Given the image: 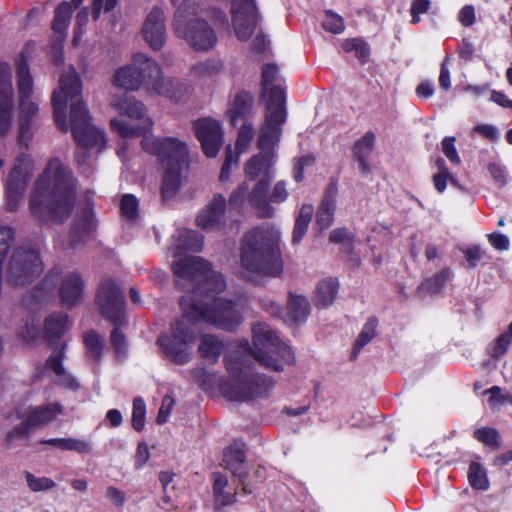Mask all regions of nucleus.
Returning a JSON list of instances; mask_svg holds the SVG:
<instances>
[{
  "instance_id": "423d86ee",
  "label": "nucleus",
  "mask_w": 512,
  "mask_h": 512,
  "mask_svg": "<svg viewBox=\"0 0 512 512\" xmlns=\"http://www.w3.org/2000/svg\"><path fill=\"white\" fill-rule=\"evenodd\" d=\"M230 380L221 382L217 375H207L218 380L222 393L230 400L241 401L253 396H265L274 387V381L266 376L251 373L249 367L238 365L230 357L226 358Z\"/></svg>"
},
{
  "instance_id": "b1692460",
  "label": "nucleus",
  "mask_w": 512,
  "mask_h": 512,
  "mask_svg": "<svg viewBox=\"0 0 512 512\" xmlns=\"http://www.w3.org/2000/svg\"><path fill=\"white\" fill-rule=\"evenodd\" d=\"M269 186L270 180L268 178L260 179L248 195V202L261 218H270L275 212L267 196Z\"/></svg>"
},
{
  "instance_id": "dca6fc26",
  "label": "nucleus",
  "mask_w": 512,
  "mask_h": 512,
  "mask_svg": "<svg viewBox=\"0 0 512 512\" xmlns=\"http://www.w3.org/2000/svg\"><path fill=\"white\" fill-rule=\"evenodd\" d=\"M226 206L225 197L215 194L208 204L199 211L196 217L197 226L207 231L222 230L225 225Z\"/></svg>"
},
{
  "instance_id": "338daca9",
  "label": "nucleus",
  "mask_w": 512,
  "mask_h": 512,
  "mask_svg": "<svg viewBox=\"0 0 512 512\" xmlns=\"http://www.w3.org/2000/svg\"><path fill=\"white\" fill-rule=\"evenodd\" d=\"M288 195H289V193L287 190L286 182L283 180L278 181L274 185V187L269 195V202L276 203V204L283 203L284 201L287 200Z\"/></svg>"
},
{
  "instance_id": "ea45409f",
  "label": "nucleus",
  "mask_w": 512,
  "mask_h": 512,
  "mask_svg": "<svg viewBox=\"0 0 512 512\" xmlns=\"http://www.w3.org/2000/svg\"><path fill=\"white\" fill-rule=\"evenodd\" d=\"M95 227L94 223V217L92 213L85 212L81 217H78L75 222L72 229L71 234V246L73 248H76L80 242L81 239L88 235Z\"/></svg>"
},
{
  "instance_id": "e2e57ef3",
  "label": "nucleus",
  "mask_w": 512,
  "mask_h": 512,
  "mask_svg": "<svg viewBox=\"0 0 512 512\" xmlns=\"http://www.w3.org/2000/svg\"><path fill=\"white\" fill-rule=\"evenodd\" d=\"M430 7V0H413L410 7L411 23L414 25L418 24L421 20L420 15L428 12Z\"/></svg>"
},
{
  "instance_id": "2f4dec72",
  "label": "nucleus",
  "mask_w": 512,
  "mask_h": 512,
  "mask_svg": "<svg viewBox=\"0 0 512 512\" xmlns=\"http://www.w3.org/2000/svg\"><path fill=\"white\" fill-rule=\"evenodd\" d=\"M113 82L115 86L127 91H137L141 88L136 68L133 65V60L130 64L115 71Z\"/></svg>"
},
{
  "instance_id": "aec40b11",
  "label": "nucleus",
  "mask_w": 512,
  "mask_h": 512,
  "mask_svg": "<svg viewBox=\"0 0 512 512\" xmlns=\"http://www.w3.org/2000/svg\"><path fill=\"white\" fill-rule=\"evenodd\" d=\"M12 73L8 63H0V128H7L12 117Z\"/></svg>"
},
{
  "instance_id": "6e6d98bb",
  "label": "nucleus",
  "mask_w": 512,
  "mask_h": 512,
  "mask_svg": "<svg viewBox=\"0 0 512 512\" xmlns=\"http://www.w3.org/2000/svg\"><path fill=\"white\" fill-rule=\"evenodd\" d=\"M28 487L33 492H43L55 487V482L48 477H36L30 472H25Z\"/></svg>"
},
{
  "instance_id": "603ef678",
  "label": "nucleus",
  "mask_w": 512,
  "mask_h": 512,
  "mask_svg": "<svg viewBox=\"0 0 512 512\" xmlns=\"http://www.w3.org/2000/svg\"><path fill=\"white\" fill-rule=\"evenodd\" d=\"M451 277V272L448 269L442 270L439 274L426 280L419 287L420 292L436 293L438 292L445 282Z\"/></svg>"
},
{
  "instance_id": "6ab92c4d",
  "label": "nucleus",
  "mask_w": 512,
  "mask_h": 512,
  "mask_svg": "<svg viewBox=\"0 0 512 512\" xmlns=\"http://www.w3.org/2000/svg\"><path fill=\"white\" fill-rule=\"evenodd\" d=\"M142 33L145 41L154 50H160L166 41L165 16L162 10L154 8L147 15Z\"/></svg>"
},
{
  "instance_id": "de8ad7c7",
  "label": "nucleus",
  "mask_w": 512,
  "mask_h": 512,
  "mask_svg": "<svg viewBox=\"0 0 512 512\" xmlns=\"http://www.w3.org/2000/svg\"><path fill=\"white\" fill-rule=\"evenodd\" d=\"M376 327L377 320L375 319H370L366 324H364L353 347L352 356L354 358H356L360 350L374 338L376 334Z\"/></svg>"
},
{
  "instance_id": "4468645a",
  "label": "nucleus",
  "mask_w": 512,
  "mask_h": 512,
  "mask_svg": "<svg viewBox=\"0 0 512 512\" xmlns=\"http://www.w3.org/2000/svg\"><path fill=\"white\" fill-rule=\"evenodd\" d=\"M232 24L236 36L247 41L257 25V9L254 0H231Z\"/></svg>"
},
{
  "instance_id": "8fccbe9b",
  "label": "nucleus",
  "mask_w": 512,
  "mask_h": 512,
  "mask_svg": "<svg viewBox=\"0 0 512 512\" xmlns=\"http://www.w3.org/2000/svg\"><path fill=\"white\" fill-rule=\"evenodd\" d=\"M468 478L473 488L479 490H486L488 488L486 472L480 464L476 462L470 464Z\"/></svg>"
},
{
  "instance_id": "2eb2a0df",
  "label": "nucleus",
  "mask_w": 512,
  "mask_h": 512,
  "mask_svg": "<svg viewBox=\"0 0 512 512\" xmlns=\"http://www.w3.org/2000/svg\"><path fill=\"white\" fill-rule=\"evenodd\" d=\"M113 106L121 116H126L131 120L137 121L134 128H151L155 123L148 115L144 104L134 97L124 96L113 102ZM111 128H131L121 119H111Z\"/></svg>"
},
{
  "instance_id": "c03bdc74",
  "label": "nucleus",
  "mask_w": 512,
  "mask_h": 512,
  "mask_svg": "<svg viewBox=\"0 0 512 512\" xmlns=\"http://www.w3.org/2000/svg\"><path fill=\"white\" fill-rule=\"evenodd\" d=\"M280 140L279 130H263L258 138V147L262 156L271 160L274 148Z\"/></svg>"
},
{
  "instance_id": "37998d69",
  "label": "nucleus",
  "mask_w": 512,
  "mask_h": 512,
  "mask_svg": "<svg viewBox=\"0 0 512 512\" xmlns=\"http://www.w3.org/2000/svg\"><path fill=\"white\" fill-rule=\"evenodd\" d=\"M69 327L68 316L64 313L52 314L45 320V332L49 337H60Z\"/></svg>"
},
{
  "instance_id": "393cba45",
  "label": "nucleus",
  "mask_w": 512,
  "mask_h": 512,
  "mask_svg": "<svg viewBox=\"0 0 512 512\" xmlns=\"http://www.w3.org/2000/svg\"><path fill=\"white\" fill-rule=\"evenodd\" d=\"M204 237L196 231L179 229L174 235V257H180L186 252H199L203 247Z\"/></svg>"
},
{
  "instance_id": "e433bc0d",
  "label": "nucleus",
  "mask_w": 512,
  "mask_h": 512,
  "mask_svg": "<svg viewBox=\"0 0 512 512\" xmlns=\"http://www.w3.org/2000/svg\"><path fill=\"white\" fill-rule=\"evenodd\" d=\"M224 349L223 341L216 335L204 334L200 338L199 354L208 360L216 361Z\"/></svg>"
},
{
  "instance_id": "052dcab7",
  "label": "nucleus",
  "mask_w": 512,
  "mask_h": 512,
  "mask_svg": "<svg viewBox=\"0 0 512 512\" xmlns=\"http://www.w3.org/2000/svg\"><path fill=\"white\" fill-rule=\"evenodd\" d=\"M85 345L88 350V353L98 358L101 354L102 348L104 346V340L101 336H99L96 332L90 331L86 333L85 338Z\"/></svg>"
},
{
  "instance_id": "a18cd8bd",
  "label": "nucleus",
  "mask_w": 512,
  "mask_h": 512,
  "mask_svg": "<svg viewBox=\"0 0 512 512\" xmlns=\"http://www.w3.org/2000/svg\"><path fill=\"white\" fill-rule=\"evenodd\" d=\"M223 69L220 60L208 59L193 65L191 72L198 78H212L218 75Z\"/></svg>"
},
{
  "instance_id": "3c124183",
  "label": "nucleus",
  "mask_w": 512,
  "mask_h": 512,
  "mask_svg": "<svg viewBox=\"0 0 512 512\" xmlns=\"http://www.w3.org/2000/svg\"><path fill=\"white\" fill-rule=\"evenodd\" d=\"M342 48L345 52H354L361 62H366L370 54L367 43L358 38L345 40Z\"/></svg>"
},
{
  "instance_id": "4c0bfd02",
  "label": "nucleus",
  "mask_w": 512,
  "mask_h": 512,
  "mask_svg": "<svg viewBox=\"0 0 512 512\" xmlns=\"http://www.w3.org/2000/svg\"><path fill=\"white\" fill-rule=\"evenodd\" d=\"M214 479V495L216 502L220 505H229L235 501V490L228 486V479L220 473L213 474Z\"/></svg>"
},
{
  "instance_id": "69168bd1",
  "label": "nucleus",
  "mask_w": 512,
  "mask_h": 512,
  "mask_svg": "<svg viewBox=\"0 0 512 512\" xmlns=\"http://www.w3.org/2000/svg\"><path fill=\"white\" fill-rule=\"evenodd\" d=\"M315 158L312 155H305L299 158L294 165V179L296 182H300L304 178V170L308 167L313 166Z\"/></svg>"
},
{
  "instance_id": "f03ea898",
  "label": "nucleus",
  "mask_w": 512,
  "mask_h": 512,
  "mask_svg": "<svg viewBox=\"0 0 512 512\" xmlns=\"http://www.w3.org/2000/svg\"><path fill=\"white\" fill-rule=\"evenodd\" d=\"M76 179L57 158L49 161L29 195V212L41 224L63 223L74 208Z\"/></svg>"
},
{
  "instance_id": "39448f33",
  "label": "nucleus",
  "mask_w": 512,
  "mask_h": 512,
  "mask_svg": "<svg viewBox=\"0 0 512 512\" xmlns=\"http://www.w3.org/2000/svg\"><path fill=\"white\" fill-rule=\"evenodd\" d=\"M253 347L245 341L244 348L265 368L281 372L285 365L295 363L292 349L265 323H257L252 327Z\"/></svg>"
},
{
  "instance_id": "20e7f679",
  "label": "nucleus",
  "mask_w": 512,
  "mask_h": 512,
  "mask_svg": "<svg viewBox=\"0 0 512 512\" xmlns=\"http://www.w3.org/2000/svg\"><path fill=\"white\" fill-rule=\"evenodd\" d=\"M142 147L150 154L158 156L164 167L162 196L165 200L172 198L180 187L181 170L188 160L187 145L175 138L160 139L151 130H145Z\"/></svg>"
},
{
  "instance_id": "1a4fd4ad",
  "label": "nucleus",
  "mask_w": 512,
  "mask_h": 512,
  "mask_svg": "<svg viewBox=\"0 0 512 512\" xmlns=\"http://www.w3.org/2000/svg\"><path fill=\"white\" fill-rule=\"evenodd\" d=\"M43 270L38 250L18 247L9 261L7 280L16 287L26 286L40 276Z\"/></svg>"
},
{
  "instance_id": "412c9836",
  "label": "nucleus",
  "mask_w": 512,
  "mask_h": 512,
  "mask_svg": "<svg viewBox=\"0 0 512 512\" xmlns=\"http://www.w3.org/2000/svg\"><path fill=\"white\" fill-rule=\"evenodd\" d=\"M253 98L247 92L238 93L228 110L230 124L234 128H253Z\"/></svg>"
},
{
  "instance_id": "f8f14e48",
  "label": "nucleus",
  "mask_w": 512,
  "mask_h": 512,
  "mask_svg": "<svg viewBox=\"0 0 512 512\" xmlns=\"http://www.w3.org/2000/svg\"><path fill=\"white\" fill-rule=\"evenodd\" d=\"M63 412V406L58 403H47L39 406L19 404L4 413V419L10 422L25 419L31 429L46 426L57 419Z\"/></svg>"
},
{
  "instance_id": "864d4df0",
  "label": "nucleus",
  "mask_w": 512,
  "mask_h": 512,
  "mask_svg": "<svg viewBox=\"0 0 512 512\" xmlns=\"http://www.w3.org/2000/svg\"><path fill=\"white\" fill-rule=\"evenodd\" d=\"M271 160L261 154L251 158L245 165V173L247 177L255 179L264 169L269 168Z\"/></svg>"
},
{
  "instance_id": "4d7b16f0",
  "label": "nucleus",
  "mask_w": 512,
  "mask_h": 512,
  "mask_svg": "<svg viewBox=\"0 0 512 512\" xmlns=\"http://www.w3.org/2000/svg\"><path fill=\"white\" fill-rule=\"evenodd\" d=\"M146 404L142 398H135L132 409V426L137 431H142L145 424Z\"/></svg>"
},
{
  "instance_id": "0eeeda50",
  "label": "nucleus",
  "mask_w": 512,
  "mask_h": 512,
  "mask_svg": "<svg viewBox=\"0 0 512 512\" xmlns=\"http://www.w3.org/2000/svg\"><path fill=\"white\" fill-rule=\"evenodd\" d=\"M195 5L192 0H185L174 15V32L197 51H209L217 43V35L207 21L190 19L195 14Z\"/></svg>"
},
{
  "instance_id": "473e14b6",
  "label": "nucleus",
  "mask_w": 512,
  "mask_h": 512,
  "mask_svg": "<svg viewBox=\"0 0 512 512\" xmlns=\"http://www.w3.org/2000/svg\"><path fill=\"white\" fill-rule=\"evenodd\" d=\"M44 445L56 447L63 451H75L79 454H88L92 451V444L79 438H50L41 441Z\"/></svg>"
},
{
  "instance_id": "5fc2aeb1",
  "label": "nucleus",
  "mask_w": 512,
  "mask_h": 512,
  "mask_svg": "<svg viewBox=\"0 0 512 512\" xmlns=\"http://www.w3.org/2000/svg\"><path fill=\"white\" fill-rule=\"evenodd\" d=\"M322 27L324 30L330 33L340 34L344 31L345 24L343 18L340 15L328 10L324 14Z\"/></svg>"
},
{
  "instance_id": "7c9ffc66",
  "label": "nucleus",
  "mask_w": 512,
  "mask_h": 512,
  "mask_svg": "<svg viewBox=\"0 0 512 512\" xmlns=\"http://www.w3.org/2000/svg\"><path fill=\"white\" fill-rule=\"evenodd\" d=\"M244 461V451L239 447L231 446L224 452L223 462L225 468L230 470L232 474L242 482L247 476Z\"/></svg>"
},
{
  "instance_id": "9d476101",
  "label": "nucleus",
  "mask_w": 512,
  "mask_h": 512,
  "mask_svg": "<svg viewBox=\"0 0 512 512\" xmlns=\"http://www.w3.org/2000/svg\"><path fill=\"white\" fill-rule=\"evenodd\" d=\"M82 90V82L74 67L61 74L59 87L52 94L54 119L59 128H65L67 102L77 97Z\"/></svg>"
},
{
  "instance_id": "72a5a7b5",
  "label": "nucleus",
  "mask_w": 512,
  "mask_h": 512,
  "mask_svg": "<svg viewBox=\"0 0 512 512\" xmlns=\"http://www.w3.org/2000/svg\"><path fill=\"white\" fill-rule=\"evenodd\" d=\"M84 0H72L69 2H62L55 10L53 20V30L61 35H64L70 24L71 17L75 8H77Z\"/></svg>"
},
{
  "instance_id": "09e8293b",
  "label": "nucleus",
  "mask_w": 512,
  "mask_h": 512,
  "mask_svg": "<svg viewBox=\"0 0 512 512\" xmlns=\"http://www.w3.org/2000/svg\"><path fill=\"white\" fill-rule=\"evenodd\" d=\"M20 420L21 422L8 431L4 437L3 446L7 449L14 447L18 440L27 438L32 430L25 419Z\"/></svg>"
},
{
  "instance_id": "a211bd4d",
  "label": "nucleus",
  "mask_w": 512,
  "mask_h": 512,
  "mask_svg": "<svg viewBox=\"0 0 512 512\" xmlns=\"http://www.w3.org/2000/svg\"><path fill=\"white\" fill-rule=\"evenodd\" d=\"M77 143V162L83 165L95 153L105 147V138L101 130H72Z\"/></svg>"
},
{
  "instance_id": "f257e3e1",
  "label": "nucleus",
  "mask_w": 512,
  "mask_h": 512,
  "mask_svg": "<svg viewBox=\"0 0 512 512\" xmlns=\"http://www.w3.org/2000/svg\"><path fill=\"white\" fill-rule=\"evenodd\" d=\"M172 269L179 279L197 284L193 293L180 300L186 317L229 332L241 324L242 313L234 302L210 295L224 291L226 283L221 274L210 269L207 261L198 256L182 257L173 262Z\"/></svg>"
},
{
  "instance_id": "cd10ccee",
  "label": "nucleus",
  "mask_w": 512,
  "mask_h": 512,
  "mask_svg": "<svg viewBox=\"0 0 512 512\" xmlns=\"http://www.w3.org/2000/svg\"><path fill=\"white\" fill-rule=\"evenodd\" d=\"M374 142L375 135L371 131H368L354 144L353 155L359 163V170L362 175H369L372 171L368 157L373 151Z\"/></svg>"
},
{
  "instance_id": "4be33fe9",
  "label": "nucleus",
  "mask_w": 512,
  "mask_h": 512,
  "mask_svg": "<svg viewBox=\"0 0 512 512\" xmlns=\"http://www.w3.org/2000/svg\"><path fill=\"white\" fill-rule=\"evenodd\" d=\"M265 99V124L266 128H280L286 123L287 108L284 89H275Z\"/></svg>"
},
{
  "instance_id": "58836bf2",
  "label": "nucleus",
  "mask_w": 512,
  "mask_h": 512,
  "mask_svg": "<svg viewBox=\"0 0 512 512\" xmlns=\"http://www.w3.org/2000/svg\"><path fill=\"white\" fill-rule=\"evenodd\" d=\"M70 122V128H96L87 105L81 100L71 105Z\"/></svg>"
},
{
  "instance_id": "a19ab883",
  "label": "nucleus",
  "mask_w": 512,
  "mask_h": 512,
  "mask_svg": "<svg viewBox=\"0 0 512 512\" xmlns=\"http://www.w3.org/2000/svg\"><path fill=\"white\" fill-rule=\"evenodd\" d=\"M313 212L312 205L304 204L301 206L293 228L292 242L294 244L300 243L306 234Z\"/></svg>"
},
{
  "instance_id": "c756f323",
  "label": "nucleus",
  "mask_w": 512,
  "mask_h": 512,
  "mask_svg": "<svg viewBox=\"0 0 512 512\" xmlns=\"http://www.w3.org/2000/svg\"><path fill=\"white\" fill-rule=\"evenodd\" d=\"M339 283L334 278H325L318 282L315 288V305L325 308L332 305L338 295Z\"/></svg>"
},
{
  "instance_id": "ddd939ff",
  "label": "nucleus",
  "mask_w": 512,
  "mask_h": 512,
  "mask_svg": "<svg viewBox=\"0 0 512 512\" xmlns=\"http://www.w3.org/2000/svg\"><path fill=\"white\" fill-rule=\"evenodd\" d=\"M30 160L23 156L18 160L10 172L5 191H6V209L8 211H15L19 207L23 193L26 189L27 183L31 177Z\"/></svg>"
},
{
  "instance_id": "49530a36",
  "label": "nucleus",
  "mask_w": 512,
  "mask_h": 512,
  "mask_svg": "<svg viewBox=\"0 0 512 512\" xmlns=\"http://www.w3.org/2000/svg\"><path fill=\"white\" fill-rule=\"evenodd\" d=\"M279 69L274 64L264 65L262 68V89L263 97L272 95L273 90L283 89L282 86L274 84L278 77Z\"/></svg>"
},
{
  "instance_id": "f3484780",
  "label": "nucleus",
  "mask_w": 512,
  "mask_h": 512,
  "mask_svg": "<svg viewBox=\"0 0 512 512\" xmlns=\"http://www.w3.org/2000/svg\"><path fill=\"white\" fill-rule=\"evenodd\" d=\"M133 65L136 68L141 87L154 93L155 88L164 77L161 66L144 53H137L133 56Z\"/></svg>"
},
{
  "instance_id": "bb28decb",
  "label": "nucleus",
  "mask_w": 512,
  "mask_h": 512,
  "mask_svg": "<svg viewBox=\"0 0 512 512\" xmlns=\"http://www.w3.org/2000/svg\"><path fill=\"white\" fill-rule=\"evenodd\" d=\"M63 352L62 350L53 353L46 362V370L52 372L53 379L56 383L75 390L79 384L74 377L66 372L62 365Z\"/></svg>"
},
{
  "instance_id": "13d9d810",
  "label": "nucleus",
  "mask_w": 512,
  "mask_h": 512,
  "mask_svg": "<svg viewBox=\"0 0 512 512\" xmlns=\"http://www.w3.org/2000/svg\"><path fill=\"white\" fill-rule=\"evenodd\" d=\"M512 340L509 338L508 335H505L504 333L501 334L499 337H497L493 342H491L488 347L487 351L488 354L493 358H499L502 355H504Z\"/></svg>"
},
{
  "instance_id": "f704fd0d",
  "label": "nucleus",
  "mask_w": 512,
  "mask_h": 512,
  "mask_svg": "<svg viewBox=\"0 0 512 512\" xmlns=\"http://www.w3.org/2000/svg\"><path fill=\"white\" fill-rule=\"evenodd\" d=\"M16 75L19 100L31 98L33 92V79L30 74L27 61L23 56L17 60Z\"/></svg>"
},
{
  "instance_id": "5701e85b",
  "label": "nucleus",
  "mask_w": 512,
  "mask_h": 512,
  "mask_svg": "<svg viewBox=\"0 0 512 512\" xmlns=\"http://www.w3.org/2000/svg\"><path fill=\"white\" fill-rule=\"evenodd\" d=\"M84 282L76 272L65 274L60 282L59 297L64 307L71 308L77 305L83 297Z\"/></svg>"
},
{
  "instance_id": "a878e982",
  "label": "nucleus",
  "mask_w": 512,
  "mask_h": 512,
  "mask_svg": "<svg viewBox=\"0 0 512 512\" xmlns=\"http://www.w3.org/2000/svg\"><path fill=\"white\" fill-rule=\"evenodd\" d=\"M190 93V87L184 80L164 76L154 90V94L169 98L171 101L184 100Z\"/></svg>"
},
{
  "instance_id": "6e6552de",
  "label": "nucleus",
  "mask_w": 512,
  "mask_h": 512,
  "mask_svg": "<svg viewBox=\"0 0 512 512\" xmlns=\"http://www.w3.org/2000/svg\"><path fill=\"white\" fill-rule=\"evenodd\" d=\"M195 324L196 322L191 320V317H186L183 312L182 317L171 325V334L158 338L157 344L174 364L185 365L191 361V344L197 337Z\"/></svg>"
},
{
  "instance_id": "680f3d73",
  "label": "nucleus",
  "mask_w": 512,
  "mask_h": 512,
  "mask_svg": "<svg viewBox=\"0 0 512 512\" xmlns=\"http://www.w3.org/2000/svg\"><path fill=\"white\" fill-rule=\"evenodd\" d=\"M121 212L129 219H133L137 215L138 200L135 196L131 194L123 195L121 199Z\"/></svg>"
},
{
  "instance_id": "7ed1b4c3",
  "label": "nucleus",
  "mask_w": 512,
  "mask_h": 512,
  "mask_svg": "<svg viewBox=\"0 0 512 512\" xmlns=\"http://www.w3.org/2000/svg\"><path fill=\"white\" fill-rule=\"evenodd\" d=\"M280 232L272 225L255 227L241 239L240 266L243 277L256 281L278 277L284 265L280 249Z\"/></svg>"
},
{
  "instance_id": "79ce46f5",
  "label": "nucleus",
  "mask_w": 512,
  "mask_h": 512,
  "mask_svg": "<svg viewBox=\"0 0 512 512\" xmlns=\"http://www.w3.org/2000/svg\"><path fill=\"white\" fill-rule=\"evenodd\" d=\"M310 313V304L303 296L290 294L288 301V316L297 323L304 321Z\"/></svg>"
},
{
  "instance_id": "c9c22d12",
  "label": "nucleus",
  "mask_w": 512,
  "mask_h": 512,
  "mask_svg": "<svg viewBox=\"0 0 512 512\" xmlns=\"http://www.w3.org/2000/svg\"><path fill=\"white\" fill-rule=\"evenodd\" d=\"M197 138L207 157H215L218 154L223 142L221 130H197Z\"/></svg>"
},
{
  "instance_id": "9b49d317",
  "label": "nucleus",
  "mask_w": 512,
  "mask_h": 512,
  "mask_svg": "<svg viewBox=\"0 0 512 512\" xmlns=\"http://www.w3.org/2000/svg\"><path fill=\"white\" fill-rule=\"evenodd\" d=\"M101 315L112 324L119 326L125 318V298L119 286L111 279L101 282L96 296Z\"/></svg>"
},
{
  "instance_id": "c85d7f7f",
  "label": "nucleus",
  "mask_w": 512,
  "mask_h": 512,
  "mask_svg": "<svg viewBox=\"0 0 512 512\" xmlns=\"http://www.w3.org/2000/svg\"><path fill=\"white\" fill-rule=\"evenodd\" d=\"M335 206L336 188L330 187L326 190L320 207L316 213V225L320 228V230L329 228L333 223Z\"/></svg>"
},
{
  "instance_id": "bf43d9fd",
  "label": "nucleus",
  "mask_w": 512,
  "mask_h": 512,
  "mask_svg": "<svg viewBox=\"0 0 512 512\" xmlns=\"http://www.w3.org/2000/svg\"><path fill=\"white\" fill-rule=\"evenodd\" d=\"M22 125H27L37 116L39 108L30 98L20 100L19 104Z\"/></svg>"
},
{
  "instance_id": "0e129e2a",
  "label": "nucleus",
  "mask_w": 512,
  "mask_h": 512,
  "mask_svg": "<svg viewBox=\"0 0 512 512\" xmlns=\"http://www.w3.org/2000/svg\"><path fill=\"white\" fill-rule=\"evenodd\" d=\"M474 437L486 445H497L499 440L497 431L487 427L477 429L474 432Z\"/></svg>"
},
{
  "instance_id": "774afa93",
  "label": "nucleus",
  "mask_w": 512,
  "mask_h": 512,
  "mask_svg": "<svg viewBox=\"0 0 512 512\" xmlns=\"http://www.w3.org/2000/svg\"><path fill=\"white\" fill-rule=\"evenodd\" d=\"M175 404V400L171 395H165L162 399L161 407L158 411L157 415V423L164 424L168 421V418L171 414L173 406Z\"/></svg>"
}]
</instances>
